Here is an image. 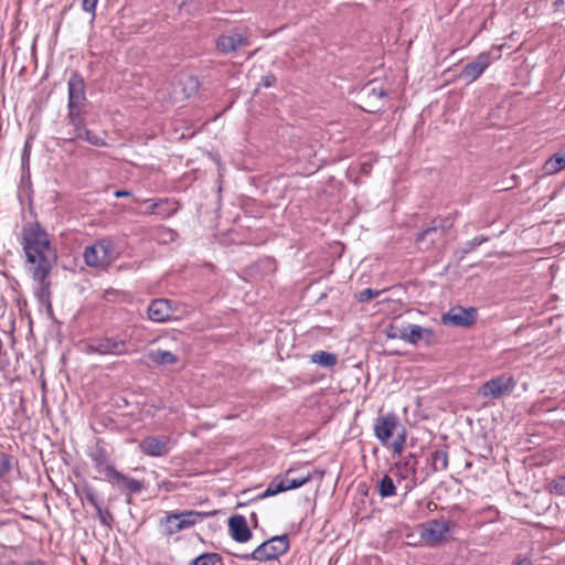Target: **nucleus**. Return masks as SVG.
<instances>
[{"instance_id":"1","label":"nucleus","mask_w":565,"mask_h":565,"mask_svg":"<svg viewBox=\"0 0 565 565\" xmlns=\"http://www.w3.org/2000/svg\"><path fill=\"white\" fill-rule=\"evenodd\" d=\"M22 246L26 262L30 264L32 278L43 279L50 276L56 262V252L51 244L49 234L38 222L22 230Z\"/></svg>"},{"instance_id":"2","label":"nucleus","mask_w":565,"mask_h":565,"mask_svg":"<svg viewBox=\"0 0 565 565\" xmlns=\"http://www.w3.org/2000/svg\"><path fill=\"white\" fill-rule=\"evenodd\" d=\"M398 427V418L395 414L388 413L379 416L373 426L374 436L382 444L383 447H390L394 455H402L406 443V430L403 428L396 436V438L390 443L394 433Z\"/></svg>"},{"instance_id":"3","label":"nucleus","mask_w":565,"mask_h":565,"mask_svg":"<svg viewBox=\"0 0 565 565\" xmlns=\"http://www.w3.org/2000/svg\"><path fill=\"white\" fill-rule=\"evenodd\" d=\"M312 478L307 465L289 468L282 476L276 477L260 493L259 498H268L278 493L302 487Z\"/></svg>"},{"instance_id":"4","label":"nucleus","mask_w":565,"mask_h":565,"mask_svg":"<svg viewBox=\"0 0 565 565\" xmlns=\"http://www.w3.org/2000/svg\"><path fill=\"white\" fill-rule=\"evenodd\" d=\"M119 257V252L109 237L96 241L93 245L85 247L83 258L88 267L107 268Z\"/></svg>"},{"instance_id":"5","label":"nucleus","mask_w":565,"mask_h":565,"mask_svg":"<svg viewBox=\"0 0 565 565\" xmlns=\"http://www.w3.org/2000/svg\"><path fill=\"white\" fill-rule=\"evenodd\" d=\"M290 542L286 534L273 536L258 545L252 553L238 555L243 561L268 562L277 559L289 550Z\"/></svg>"},{"instance_id":"6","label":"nucleus","mask_w":565,"mask_h":565,"mask_svg":"<svg viewBox=\"0 0 565 565\" xmlns=\"http://www.w3.org/2000/svg\"><path fill=\"white\" fill-rule=\"evenodd\" d=\"M204 519L202 512L189 510L179 513H170L162 521L163 533L173 535L182 530L189 529Z\"/></svg>"},{"instance_id":"7","label":"nucleus","mask_w":565,"mask_h":565,"mask_svg":"<svg viewBox=\"0 0 565 565\" xmlns=\"http://www.w3.org/2000/svg\"><path fill=\"white\" fill-rule=\"evenodd\" d=\"M516 386L515 380L510 375H500L484 382L478 394L483 398H501L510 395Z\"/></svg>"},{"instance_id":"8","label":"nucleus","mask_w":565,"mask_h":565,"mask_svg":"<svg viewBox=\"0 0 565 565\" xmlns=\"http://www.w3.org/2000/svg\"><path fill=\"white\" fill-rule=\"evenodd\" d=\"M493 51L482 52L470 63L466 64L459 73V78L466 83H472L481 76V74L490 66V64L499 58L493 55Z\"/></svg>"},{"instance_id":"9","label":"nucleus","mask_w":565,"mask_h":565,"mask_svg":"<svg viewBox=\"0 0 565 565\" xmlns=\"http://www.w3.org/2000/svg\"><path fill=\"white\" fill-rule=\"evenodd\" d=\"M171 448L172 443L168 436H148L139 444L140 451L150 457H163Z\"/></svg>"},{"instance_id":"10","label":"nucleus","mask_w":565,"mask_h":565,"mask_svg":"<svg viewBox=\"0 0 565 565\" xmlns=\"http://www.w3.org/2000/svg\"><path fill=\"white\" fill-rule=\"evenodd\" d=\"M174 311L172 302L164 298L151 300L147 309L149 320L157 323L177 320Z\"/></svg>"},{"instance_id":"11","label":"nucleus","mask_w":565,"mask_h":565,"mask_svg":"<svg viewBox=\"0 0 565 565\" xmlns=\"http://www.w3.org/2000/svg\"><path fill=\"white\" fill-rule=\"evenodd\" d=\"M86 352L100 355H124L127 353L126 342L106 337L89 343L86 347Z\"/></svg>"},{"instance_id":"12","label":"nucleus","mask_w":565,"mask_h":565,"mask_svg":"<svg viewBox=\"0 0 565 565\" xmlns=\"http://www.w3.org/2000/svg\"><path fill=\"white\" fill-rule=\"evenodd\" d=\"M477 319V311L475 308L455 307L441 316L444 324L455 327H468Z\"/></svg>"},{"instance_id":"13","label":"nucleus","mask_w":565,"mask_h":565,"mask_svg":"<svg viewBox=\"0 0 565 565\" xmlns=\"http://www.w3.org/2000/svg\"><path fill=\"white\" fill-rule=\"evenodd\" d=\"M450 531V522L433 520L423 526L422 536L429 544H437L446 540Z\"/></svg>"},{"instance_id":"14","label":"nucleus","mask_w":565,"mask_h":565,"mask_svg":"<svg viewBox=\"0 0 565 565\" xmlns=\"http://www.w3.org/2000/svg\"><path fill=\"white\" fill-rule=\"evenodd\" d=\"M248 44L247 38L237 31L223 34L216 40V49L223 54L233 53Z\"/></svg>"},{"instance_id":"15","label":"nucleus","mask_w":565,"mask_h":565,"mask_svg":"<svg viewBox=\"0 0 565 565\" xmlns=\"http://www.w3.org/2000/svg\"><path fill=\"white\" fill-rule=\"evenodd\" d=\"M199 81L191 74H182L179 76L173 87L175 98H190L199 90Z\"/></svg>"},{"instance_id":"16","label":"nucleus","mask_w":565,"mask_h":565,"mask_svg":"<svg viewBox=\"0 0 565 565\" xmlns=\"http://www.w3.org/2000/svg\"><path fill=\"white\" fill-rule=\"evenodd\" d=\"M228 530L232 539L238 543H246L252 539V532L243 515L236 514L231 516L228 520Z\"/></svg>"},{"instance_id":"17","label":"nucleus","mask_w":565,"mask_h":565,"mask_svg":"<svg viewBox=\"0 0 565 565\" xmlns=\"http://www.w3.org/2000/svg\"><path fill=\"white\" fill-rule=\"evenodd\" d=\"M68 106H79L85 100V83L78 73H73L67 82Z\"/></svg>"},{"instance_id":"18","label":"nucleus","mask_w":565,"mask_h":565,"mask_svg":"<svg viewBox=\"0 0 565 565\" xmlns=\"http://www.w3.org/2000/svg\"><path fill=\"white\" fill-rule=\"evenodd\" d=\"M88 456L93 461L94 468L99 473H103L105 480L107 481L116 468L108 461L106 450L103 447L97 446L90 450Z\"/></svg>"},{"instance_id":"19","label":"nucleus","mask_w":565,"mask_h":565,"mask_svg":"<svg viewBox=\"0 0 565 565\" xmlns=\"http://www.w3.org/2000/svg\"><path fill=\"white\" fill-rule=\"evenodd\" d=\"M417 461L415 457L409 454L408 456L402 458L399 461L395 462L391 469L392 476L399 483L402 480L408 479L411 476L415 475Z\"/></svg>"},{"instance_id":"20","label":"nucleus","mask_w":565,"mask_h":565,"mask_svg":"<svg viewBox=\"0 0 565 565\" xmlns=\"http://www.w3.org/2000/svg\"><path fill=\"white\" fill-rule=\"evenodd\" d=\"M107 481L113 486L120 487L129 493H139L143 489L141 481L130 478L117 469L113 471Z\"/></svg>"},{"instance_id":"21","label":"nucleus","mask_w":565,"mask_h":565,"mask_svg":"<svg viewBox=\"0 0 565 565\" xmlns=\"http://www.w3.org/2000/svg\"><path fill=\"white\" fill-rule=\"evenodd\" d=\"M434 337L431 329L423 328L418 324L407 323V330L405 333L404 342L416 345L423 339L427 341Z\"/></svg>"},{"instance_id":"22","label":"nucleus","mask_w":565,"mask_h":565,"mask_svg":"<svg viewBox=\"0 0 565 565\" xmlns=\"http://www.w3.org/2000/svg\"><path fill=\"white\" fill-rule=\"evenodd\" d=\"M68 120L73 126V132H70L67 140H75L83 138L84 131L86 130L84 127V119L82 114V108H70L68 111Z\"/></svg>"},{"instance_id":"23","label":"nucleus","mask_w":565,"mask_h":565,"mask_svg":"<svg viewBox=\"0 0 565 565\" xmlns=\"http://www.w3.org/2000/svg\"><path fill=\"white\" fill-rule=\"evenodd\" d=\"M565 169V152H556L547 159L543 167L542 172L544 175H553Z\"/></svg>"},{"instance_id":"24","label":"nucleus","mask_w":565,"mask_h":565,"mask_svg":"<svg viewBox=\"0 0 565 565\" xmlns=\"http://www.w3.org/2000/svg\"><path fill=\"white\" fill-rule=\"evenodd\" d=\"M377 493L381 498H391L396 494V483L393 476L384 475L377 483Z\"/></svg>"},{"instance_id":"25","label":"nucleus","mask_w":565,"mask_h":565,"mask_svg":"<svg viewBox=\"0 0 565 565\" xmlns=\"http://www.w3.org/2000/svg\"><path fill=\"white\" fill-rule=\"evenodd\" d=\"M310 361L323 367H332L337 364V355L327 351H316L310 355Z\"/></svg>"},{"instance_id":"26","label":"nucleus","mask_w":565,"mask_h":565,"mask_svg":"<svg viewBox=\"0 0 565 565\" xmlns=\"http://www.w3.org/2000/svg\"><path fill=\"white\" fill-rule=\"evenodd\" d=\"M150 360L159 365H170L178 361L175 354L167 350H154L149 353Z\"/></svg>"},{"instance_id":"27","label":"nucleus","mask_w":565,"mask_h":565,"mask_svg":"<svg viewBox=\"0 0 565 565\" xmlns=\"http://www.w3.org/2000/svg\"><path fill=\"white\" fill-rule=\"evenodd\" d=\"M430 465L435 471L446 470L448 467V452L443 449L435 450L431 454Z\"/></svg>"},{"instance_id":"28","label":"nucleus","mask_w":565,"mask_h":565,"mask_svg":"<svg viewBox=\"0 0 565 565\" xmlns=\"http://www.w3.org/2000/svg\"><path fill=\"white\" fill-rule=\"evenodd\" d=\"M406 330H407V323L399 324L396 322H392L385 328L384 332L388 339H394V340L398 339V340L404 341Z\"/></svg>"},{"instance_id":"29","label":"nucleus","mask_w":565,"mask_h":565,"mask_svg":"<svg viewBox=\"0 0 565 565\" xmlns=\"http://www.w3.org/2000/svg\"><path fill=\"white\" fill-rule=\"evenodd\" d=\"M39 284V289L36 290V297L42 301H49L50 298V282L49 276H45L43 279L33 278Z\"/></svg>"},{"instance_id":"30","label":"nucleus","mask_w":565,"mask_h":565,"mask_svg":"<svg viewBox=\"0 0 565 565\" xmlns=\"http://www.w3.org/2000/svg\"><path fill=\"white\" fill-rule=\"evenodd\" d=\"M437 234L441 235V231H440L438 227H436V226L428 227V228H426L425 231H423V232L417 236V238H416V243H417V244H419V245H420V244H424V245H425V246H424V248H428L430 245H433V244H434V238H430V242H429V243H427V244L425 243V239H426L427 237H430V236H433V235H437Z\"/></svg>"},{"instance_id":"31","label":"nucleus","mask_w":565,"mask_h":565,"mask_svg":"<svg viewBox=\"0 0 565 565\" xmlns=\"http://www.w3.org/2000/svg\"><path fill=\"white\" fill-rule=\"evenodd\" d=\"M13 467V459L6 452H0V480L10 473Z\"/></svg>"},{"instance_id":"32","label":"nucleus","mask_w":565,"mask_h":565,"mask_svg":"<svg viewBox=\"0 0 565 565\" xmlns=\"http://www.w3.org/2000/svg\"><path fill=\"white\" fill-rule=\"evenodd\" d=\"M220 561L216 553H203L192 561L191 565H215Z\"/></svg>"},{"instance_id":"33","label":"nucleus","mask_w":565,"mask_h":565,"mask_svg":"<svg viewBox=\"0 0 565 565\" xmlns=\"http://www.w3.org/2000/svg\"><path fill=\"white\" fill-rule=\"evenodd\" d=\"M95 511H96V514H97V518H98L100 524L104 526L110 527L111 521H113V516H111L110 512L107 509H105L103 504L97 507L95 509Z\"/></svg>"},{"instance_id":"34","label":"nucleus","mask_w":565,"mask_h":565,"mask_svg":"<svg viewBox=\"0 0 565 565\" xmlns=\"http://www.w3.org/2000/svg\"><path fill=\"white\" fill-rule=\"evenodd\" d=\"M83 494H84V498L85 500L94 508L96 509L97 507H99L100 504H103V501L99 500L96 494H95V491L92 487L89 486H86L83 488Z\"/></svg>"},{"instance_id":"35","label":"nucleus","mask_w":565,"mask_h":565,"mask_svg":"<svg viewBox=\"0 0 565 565\" xmlns=\"http://www.w3.org/2000/svg\"><path fill=\"white\" fill-rule=\"evenodd\" d=\"M381 294L380 290H375V289H372V288H366V289H363L359 292V296H358V299L360 302H366L373 298H376L379 297Z\"/></svg>"},{"instance_id":"36","label":"nucleus","mask_w":565,"mask_h":565,"mask_svg":"<svg viewBox=\"0 0 565 565\" xmlns=\"http://www.w3.org/2000/svg\"><path fill=\"white\" fill-rule=\"evenodd\" d=\"M82 139L88 141L90 145H94V146H103L105 143L100 137L96 136L95 134H93L92 131H89L87 129L84 131V136Z\"/></svg>"},{"instance_id":"37","label":"nucleus","mask_w":565,"mask_h":565,"mask_svg":"<svg viewBox=\"0 0 565 565\" xmlns=\"http://www.w3.org/2000/svg\"><path fill=\"white\" fill-rule=\"evenodd\" d=\"M31 146L29 141H25L22 152V169H29L30 166Z\"/></svg>"},{"instance_id":"38","label":"nucleus","mask_w":565,"mask_h":565,"mask_svg":"<svg viewBox=\"0 0 565 565\" xmlns=\"http://www.w3.org/2000/svg\"><path fill=\"white\" fill-rule=\"evenodd\" d=\"M487 241H488V237H486V236H476L467 243V250H472Z\"/></svg>"},{"instance_id":"39","label":"nucleus","mask_w":565,"mask_h":565,"mask_svg":"<svg viewBox=\"0 0 565 565\" xmlns=\"http://www.w3.org/2000/svg\"><path fill=\"white\" fill-rule=\"evenodd\" d=\"M98 0H82V8L84 11L94 14Z\"/></svg>"},{"instance_id":"40","label":"nucleus","mask_w":565,"mask_h":565,"mask_svg":"<svg viewBox=\"0 0 565 565\" xmlns=\"http://www.w3.org/2000/svg\"><path fill=\"white\" fill-rule=\"evenodd\" d=\"M364 89L367 95H375L377 97H382L385 95V90L382 87H375L372 83L365 86Z\"/></svg>"},{"instance_id":"41","label":"nucleus","mask_w":565,"mask_h":565,"mask_svg":"<svg viewBox=\"0 0 565 565\" xmlns=\"http://www.w3.org/2000/svg\"><path fill=\"white\" fill-rule=\"evenodd\" d=\"M275 82H276V77L273 74H267L262 77L259 85L263 87H270L274 85Z\"/></svg>"},{"instance_id":"42","label":"nucleus","mask_w":565,"mask_h":565,"mask_svg":"<svg viewBox=\"0 0 565 565\" xmlns=\"http://www.w3.org/2000/svg\"><path fill=\"white\" fill-rule=\"evenodd\" d=\"M161 202L162 201H154L151 199L145 200L143 203L148 204V209H147L146 213L153 214Z\"/></svg>"},{"instance_id":"43","label":"nucleus","mask_w":565,"mask_h":565,"mask_svg":"<svg viewBox=\"0 0 565 565\" xmlns=\"http://www.w3.org/2000/svg\"><path fill=\"white\" fill-rule=\"evenodd\" d=\"M555 489L559 494H565V476L557 479Z\"/></svg>"},{"instance_id":"44","label":"nucleus","mask_w":565,"mask_h":565,"mask_svg":"<svg viewBox=\"0 0 565 565\" xmlns=\"http://www.w3.org/2000/svg\"><path fill=\"white\" fill-rule=\"evenodd\" d=\"M114 195L116 198H127V196H130L131 193L128 191H125V190H117V191H115Z\"/></svg>"},{"instance_id":"45","label":"nucleus","mask_w":565,"mask_h":565,"mask_svg":"<svg viewBox=\"0 0 565 565\" xmlns=\"http://www.w3.org/2000/svg\"><path fill=\"white\" fill-rule=\"evenodd\" d=\"M531 561L527 557L519 559L515 565H530Z\"/></svg>"},{"instance_id":"46","label":"nucleus","mask_w":565,"mask_h":565,"mask_svg":"<svg viewBox=\"0 0 565 565\" xmlns=\"http://www.w3.org/2000/svg\"><path fill=\"white\" fill-rule=\"evenodd\" d=\"M499 108H492V111L490 113V116H494V110H498Z\"/></svg>"},{"instance_id":"47","label":"nucleus","mask_w":565,"mask_h":565,"mask_svg":"<svg viewBox=\"0 0 565 565\" xmlns=\"http://www.w3.org/2000/svg\"><path fill=\"white\" fill-rule=\"evenodd\" d=\"M364 111L371 113V109H367L366 107H363Z\"/></svg>"},{"instance_id":"48","label":"nucleus","mask_w":565,"mask_h":565,"mask_svg":"<svg viewBox=\"0 0 565 565\" xmlns=\"http://www.w3.org/2000/svg\"><path fill=\"white\" fill-rule=\"evenodd\" d=\"M364 111L371 113V109H367L366 107H363Z\"/></svg>"},{"instance_id":"49","label":"nucleus","mask_w":565,"mask_h":565,"mask_svg":"<svg viewBox=\"0 0 565 565\" xmlns=\"http://www.w3.org/2000/svg\"><path fill=\"white\" fill-rule=\"evenodd\" d=\"M364 111L371 113V109H367L366 107H363Z\"/></svg>"},{"instance_id":"50","label":"nucleus","mask_w":565,"mask_h":565,"mask_svg":"<svg viewBox=\"0 0 565 565\" xmlns=\"http://www.w3.org/2000/svg\"><path fill=\"white\" fill-rule=\"evenodd\" d=\"M405 488H406V490H411L412 486H406Z\"/></svg>"}]
</instances>
